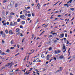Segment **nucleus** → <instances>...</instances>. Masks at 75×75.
Here are the masks:
<instances>
[{
	"instance_id": "nucleus-35",
	"label": "nucleus",
	"mask_w": 75,
	"mask_h": 75,
	"mask_svg": "<svg viewBox=\"0 0 75 75\" xmlns=\"http://www.w3.org/2000/svg\"><path fill=\"white\" fill-rule=\"evenodd\" d=\"M1 55H5V53H4V52H3L1 53Z\"/></svg>"
},
{
	"instance_id": "nucleus-17",
	"label": "nucleus",
	"mask_w": 75,
	"mask_h": 75,
	"mask_svg": "<svg viewBox=\"0 0 75 75\" xmlns=\"http://www.w3.org/2000/svg\"><path fill=\"white\" fill-rule=\"evenodd\" d=\"M13 42H14V40H12L11 42V44H13Z\"/></svg>"
},
{
	"instance_id": "nucleus-33",
	"label": "nucleus",
	"mask_w": 75,
	"mask_h": 75,
	"mask_svg": "<svg viewBox=\"0 0 75 75\" xmlns=\"http://www.w3.org/2000/svg\"><path fill=\"white\" fill-rule=\"evenodd\" d=\"M65 37H68V34H67V33L65 34Z\"/></svg>"
},
{
	"instance_id": "nucleus-22",
	"label": "nucleus",
	"mask_w": 75,
	"mask_h": 75,
	"mask_svg": "<svg viewBox=\"0 0 75 75\" xmlns=\"http://www.w3.org/2000/svg\"><path fill=\"white\" fill-rule=\"evenodd\" d=\"M6 52L9 53L10 52V50L9 49H7L6 51Z\"/></svg>"
},
{
	"instance_id": "nucleus-16",
	"label": "nucleus",
	"mask_w": 75,
	"mask_h": 75,
	"mask_svg": "<svg viewBox=\"0 0 75 75\" xmlns=\"http://www.w3.org/2000/svg\"><path fill=\"white\" fill-rule=\"evenodd\" d=\"M70 10H71V11H73L74 10V8H70Z\"/></svg>"
},
{
	"instance_id": "nucleus-26",
	"label": "nucleus",
	"mask_w": 75,
	"mask_h": 75,
	"mask_svg": "<svg viewBox=\"0 0 75 75\" xmlns=\"http://www.w3.org/2000/svg\"><path fill=\"white\" fill-rule=\"evenodd\" d=\"M0 34L1 35H3L4 34V33H3V31H1L0 32Z\"/></svg>"
},
{
	"instance_id": "nucleus-10",
	"label": "nucleus",
	"mask_w": 75,
	"mask_h": 75,
	"mask_svg": "<svg viewBox=\"0 0 75 75\" xmlns=\"http://www.w3.org/2000/svg\"><path fill=\"white\" fill-rule=\"evenodd\" d=\"M20 31V29L17 28L16 29V33H18V31Z\"/></svg>"
},
{
	"instance_id": "nucleus-23",
	"label": "nucleus",
	"mask_w": 75,
	"mask_h": 75,
	"mask_svg": "<svg viewBox=\"0 0 75 75\" xmlns=\"http://www.w3.org/2000/svg\"><path fill=\"white\" fill-rule=\"evenodd\" d=\"M45 32V31H43L41 34L40 35V36H41V35H43L44 33Z\"/></svg>"
},
{
	"instance_id": "nucleus-61",
	"label": "nucleus",
	"mask_w": 75,
	"mask_h": 75,
	"mask_svg": "<svg viewBox=\"0 0 75 75\" xmlns=\"http://www.w3.org/2000/svg\"><path fill=\"white\" fill-rule=\"evenodd\" d=\"M27 8H28V9H30V7H29L28 6L27 7Z\"/></svg>"
},
{
	"instance_id": "nucleus-12",
	"label": "nucleus",
	"mask_w": 75,
	"mask_h": 75,
	"mask_svg": "<svg viewBox=\"0 0 75 75\" xmlns=\"http://www.w3.org/2000/svg\"><path fill=\"white\" fill-rule=\"evenodd\" d=\"M41 57H42V58H45V56H44V54H41Z\"/></svg>"
},
{
	"instance_id": "nucleus-63",
	"label": "nucleus",
	"mask_w": 75,
	"mask_h": 75,
	"mask_svg": "<svg viewBox=\"0 0 75 75\" xmlns=\"http://www.w3.org/2000/svg\"><path fill=\"white\" fill-rule=\"evenodd\" d=\"M71 58V56H70L68 58V59H69Z\"/></svg>"
},
{
	"instance_id": "nucleus-34",
	"label": "nucleus",
	"mask_w": 75,
	"mask_h": 75,
	"mask_svg": "<svg viewBox=\"0 0 75 75\" xmlns=\"http://www.w3.org/2000/svg\"><path fill=\"white\" fill-rule=\"evenodd\" d=\"M60 71V70H58L56 71V72H55V74H56V73H57V72H59Z\"/></svg>"
},
{
	"instance_id": "nucleus-53",
	"label": "nucleus",
	"mask_w": 75,
	"mask_h": 75,
	"mask_svg": "<svg viewBox=\"0 0 75 75\" xmlns=\"http://www.w3.org/2000/svg\"><path fill=\"white\" fill-rule=\"evenodd\" d=\"M4 13H5L4 11L3 10L2 11V14H4Z\"/></svg>"
},
{
	"instance_id": "nucleus-25",
	"label": "nucleus",
	"mask_w": 75,
	"mask_h": 75,
	"mask_svg": "<svg viewBox=\"0 0 75 75\" xmlns=\"http://www.w3.org/2000/svg\"><path fill=\"white\" fill-rule=\"evenodd\" d=\"M49 51H51V50H52V47H49Z\"/></svg>"
},
{
	"instance_id": "nucleus-18",
	"label": "nucleus",
	"mask_w": 75,
	"mask_h": 75,
	"mask_svg": "<svg viewBox=\"0 0 75 75\" xmlns=\"http://www.w3.org/2000/svg\"><path fill=\"white\" fill-rule=\"evenodd\" d=\"M52 41L51 40H50L48 42H47L48 44H50V43H51Z\"/></svg>"
},
{
	"instance_id": "nucleus-58",
	"label": "nucleus",
	"mask_w": 75,
	"mask_h": 75,
	"mask_svg": "<svg viewBox=\"0 0 75 75\" xmlns=\"http://www.w3.org/2000/svg\"><path fill=\"white\" fill-rule=\"evenodd\" d=\"M8 11H7L6 13V15H7V14H8Z\"/></svg>"
},
{
	"instance_id": "nucleus-56",
	"label": "nucleus",
	"mask_w": 75,
	"mask_h": 75,
	"mask_svg": "<svg viewBox=\"0 0 75 75\" xmlns=\"http://www.w3.org/2000/svg\"><path fill=\"white\" fill-rule=\"evenodd\" d=\"M6 24L7 25H9V22H7L6 23Z\"/></svg>"
},
{
	"instance_id": "nucleus-1",
	"label": "nucleus",
	"mask_w": 75,
	"mask_h": 75,
	"mask_svg": "<svg viewBox=\"0 0 75 75\" xmlns=\"http://www.w3.org/2000/svg\"><path fill=\"white\" fill-rule=\"evenodd\" d=\"M11 2H13L12 1L11 2V4L10 5H9L7 7V8L8 9H10L11 8V7H13V6H11V5H12L11 4Z\"/></svg>"
},
{
	"instance_id": "nucleus-36",
	"label": "nucleus",
	"mask_w": 75,
	"mask_h": 75,
	"mask_svg": "<svg viewBox=\"0 0 75 75\" xmlns=\"http://www.w3.org/2000/svg\"><path fill=\"white\" fill-rule=\"evenodd\" d=\"M52 34H53V35H57V33H52Z\"/></svg>"
},
{
	"instance_id": "nucleus-2",
	"label": "nucleus",
	"mask_w": 75,
	"mask_h": 75,
	"mask_svg": "<svg viewBox=\"0 0 75 75\" xmlns=\"http://www.w3.org/2000/svg\"><path fill=\"white\" fill-rule=\"evenodd\" d=\"M20 17L21 18V19H23V20H24L25 18H26L25 16H24V15H21Z\"/></svg>"
},
{
	"instance_id": "nucleus-46",
	"label": "nucleus",
	"mask_w": 75,
	"mask_h": 75,
	"mask_svg": "<svg viewBox=\"0 0 75 75\" xmlns=\"http://www.w3.org/2000/svg\"><path fill=\"white\" fill-rule=\"evenodd\" d=\"M21 37H23V34H22V33H21Z\"/></svg>"
},
{
	"instance_id": "nucleus-32",
	"label": "nucleus",
	"mask_w": 75,
	"mask_h": 75,
	"mask_svg": "<svg viewBox=\"0 0 75 75\" xmlns=\"http://www.w3.org/2000/svg\"><path fill=\"white\" fill-rule=\"evenodd\" d=\"M59 69H60V71H61V70H62V67H59Z\"/></svg>"
},
{
	"instance_id": "nucleus-47",
	"label": "nucleus",
	"mask_w": 75,
	"mask_h": 75,
	"mask_svg": "<svg viewBox=\"0 0 75 75\" xmlns=\"http://www.w3.org/2000/svg\"><path fill=\"white\" fill-rule=\"evenodd\" d=\"M3 24L4 25L6 26V23H4Z\"/></svg>"
},
{
	"instance_id": "nucleus-51",
	"label": "nucleus",
	"mask_w": 75,
	"mask_h": 75,
	"mask_svg": "<svg viewBox=\"0 0 75 75\" xmlns=\"http://www.w3.org/2000/svg\"><path fill=\"white\" fill-rule=\"evenodd\" d=\"M22 13H23V11H21L20 13V14H22Z\"/></svg>"
},
{
	"instance_id": "nucleus-43",
	"label": "nucleus",
	"mask_w": 75,
	"mask_h": 75,
	"mask_svg": "<svg viewBox=\"0 0 75 75\" xmlns=\"http://www.w3.org/2000/svg\"><path fill=\"white\" fill-rule=\"evenodd\" d=\"M13 64H14V63H13V62H12V64H11L10 65H9L10 67H11L12 66V65H13Z\"/></svg>"
},
{
	"instance_id": "nucleus-37",
	"label": "nucleus",
	"mask_w": 75,
	"mask_h": 75,
	"mask_svg": "<svg viewBox=\"0 0 75 75\" xmlns=\"http://www.w3.org/2000/svg\"><path fill=\"white\" fill-rule=\"evenodd\" d=\"M31 14H28V16L29 17H31Z\"/></svg>"
},
{
	"instance_id": "nucleus-15",
	"label": "nucleus",
	"mask_w": 75,
	"mask_h": 75,
	"mask_svg": "<svg viewBox=\"0 0 75 75\" xmlns=\"http://www.w3.org/2000/svg\"><path fill=\"white\" fill-rule=\"evenodd\" d=\"M22 24L23 25H24V24H25V21H23L21 22Z\"/></svg>"
},
{
	"instance_id": "nucleus-19",
	"label": "nucleus",
	"mask_w": 75,
	"mask_h": 75,
	"mask_svg": "<svg viewBox=\"0 0 75 75\" xmlns=\"http://www.w3.org/2000/svg\"><path fill=\"white\" fill-rule=\"evenodd\" d=\"M7 0H4L3 3H6V2H7Z\"/></svg>"
},
{
	"instance_id": "nucleus-44",
	"label": "nucleus",
	"mask_w": 75,
	"mask_h": 75,
	"mask_svg": "<svg viewBox=\"0 0 75 75\" xmlns=\"http://www.w3.org/2000/svg\"><path fill=\"white\" fill-rule=\"evenodd\" d=\"M20 28H23V26H22V25H20Z\"/></svg>"
},
{
	"instance_id": "nucleus-41",
	"label": "nucleus",
	"mask_w": 75,
	"mask_h": 75,
	"mask_svg": "<svg viewBox=\"0 0 75 75\" xmlns=\"http://www.w3.org/2000/svg\"><path fill=\"white\" fill-rule=\"evenodd\" d=\"M59 2V1H58L55 4H54L53 6H55V5H56V4H57Z\"/></svg>"
},
{
	"instance_id": "nucleus-21",
	"label": "nucleus",
	"mask_w": 75,
	"mask_h": 75,
	"mask_svg": "<svg viewBox=\"0 0 75 75\" xmlns=\"http://www.w3.org/2000/svg\"><path fill=\"white\" fill-rule=\"evenodd\" d=\"M20 18H18L17 19V22H18V23H19L20 21Z\"/></svg>"
},
{
	"instance_id": "nucleus-5",
	"label": "nucleus",
	"mask_w": 75,
	"mask_h": 75,
	"mask_svg": "<svg viewBox=\"0 0 75 75\" xmlns=\"http://www.w3.org/2000/svg\"><path fill=\"white\" fill-rule=\"evenodd\" d=\"M64 37V34H61L60 35V36H59V37L60 38H63Z\"/></svg>"
},
{
	"instance_id": "nucleus-52",
	"label": "nucleus",
	"mask_w": 75,
	"mask_h": 75,
	"mask_svg": "<svg viewBox=\"0 0 75 75\" xmlns=\"http://www.w3.org/2000/svg\"><path fill=\"white\" fill-rule=\"evenodd\" d=\"M25 15L26 16V17H27V13H25Z\"/></svg>"
},
{
	"instance_id": "nucleus-6",
	"label": "nucleus",
	"mask_w": 75,
	"mask_h": 75,
	"mask_svg": "<svg viewBox=\"0 0 75 75\" xmlns=\"http://www.w3.org/2000/svg\"><path fill=\"white\" fill-rule=\"evenodd\" d=\"M60 52L61 51L59 50H55L54 51V52L55 54H59V53H60Z\"/></svg>"
},
{
	"instance_id": "nucleus-11",
	"label": "nucleus",
	"mask_w": 75,
	"mask_h": 75,
	"mask_svg": "<svg viewBox=\"0 0 75 75\" xmlns=\"http://www.w3.org/2000/svg\"><path fill=\"white\" fill-rule=\"evenodd\" d=\"M16 24H17V22H14V23H13L12 26H15V25H16Z\"/></svg>"
},
{
	"instance_id": "nucleus-64",
	"label": "nucleus",
	"mask_w": 75,
	"mask_h": 75,
	"mask_svg": "<svg viewBox=\"0 0 75 75\" xmlns=\"http://www.w3.org/2000/svg\"><path fill=\"white\" fill-rule=\"evenodd\" d=\"M70 75H74V74H72L71 73H70Z\"/></svg>"
},
{
	"instance_id": "nucleus-40",
	"label": "nucleus",
	"mask_w": 75,
	"mask_h": 75,
	"mask_svg": "<svg viewBox=\"0 0 75 75\" xmlns=\"http://www.w3.org/2000/svg\"><path fill=\"white\" fill-rule=\"evenodd\" d=\"M9 18H12V16H9Z\"/></svg>"
},
{
	"instance_id": "nucleus-45",
	"label": "nucleus",
	"mask_w": 75,
	"mask_h": 75,
	"mask_svg": "<svg viewBox=\"0 0 75 75\" xmlns=\"http://www.w3.org/2000/svg\"><path fill=\"white\" fill-rule=\"evenodd\" d=\"M57 42V40H55L54 41V43H55V42Z\"/></svg>"
},
{
	"instance_id": "nucleus-20",
	"label": "nucleus",
	"mask_w": 75,
	"mask_h": 75,
	"mask_svg": "<svg viewBox=\"0 0 75 75\" xmlns=\"http://www.w3.org/2000/svg\"><path fill=\"white\" fill-rule=\"evenodd\" d=\"M2 35V37L4 38V37H6V35L5 34H4Z\"/></svg>"
},
{
	"instance_id": "nucleus-30",
	"label": "nucleus",
	"mask_w": 75,
	"mask_h": 75,
	"mask_svg": "<svg viewBox=\"0 0 75 75\" xmlns=\"http://www.w3.org/2000/svg\"><path fill=\"white\" fill-rule=\"evenodd\" d=\"M32 16L33 17H34V16H35V14H34V13H32Z\"/></svg>"
},
{
	"instance_id": "nucleus-31",
	"label": "nucleus",
	"mask_w": 75,
	"mask_h": 75,
	"mask_svg": "<svg viewBox=\"0 0 75 75\" xmlns=\"http://www.w3.org/2000/svg\"><path fill=\"white\" fill-rule=\"evenodd\" d=\"M11 50H13V49H14V47H11L10 48Z\"/></svg>"
},
{
	"instance_id": "nucleus-49",
	"label": "nucleus",
	"mask_w": 75,
	"mask_h": 75,
	"mask_svg": "<svg viewBox=\"0 0 75 75\" xmlns=\"http://www.w3.org/2000/svg\"><path fill=\"white\" fill-rule=\"evenodd\" d=\"M24 75H27V71H26V72L24 73Z\"/></svg>"
},
{
	"instance_id": "nucleus-48",
	"label": "nucleus",
	"mask_w": 75,
	"mask_h": 75,
	"mask_svg": "<svg viewBox=\"0 0 75 75\" xmlns=\"http://www.w3.org/2000/svg\"><path fill=\"white\" fill-rule=\"evenodd\" d=\"M53 59H54L55 61H56V60H57V59H56V57H55L53 58Z\"/></svg>"
},
{
	"instance_id": "nucleus-27",
	"label": "nucleus",
	"mask_w": 75,
	"mask_h": 75,
	"mask_svg": "<svg viewBox=\"0 0 75 75\" xmlns=\"http://www.w3.org/2000/svg\"><path fill=\"white\" fill-rule=\"evenodd\" d=\"M72 3L71 1V0H70L69 1H68V2H67V4H68V3Z\"/></svg>"
},
{
	"instance_id": "nucleus-7",
	"label": "nucleus",
	"mask_w": 75,
	"mask_h": 75,
	"mask_svg": "<svg viewBox=\"0 0 75 75\" xmlns=\"http://www.w3.org/2000/svg\"><path fill=\"white\" fill-rule=\"evenodd\" d=\"M12 31H13L12 30H9V31L8 32L9 34H11V35H13V34H14V33L13 32H12Z\"/></svg>"
},
{
	"instance_id": "nucleus-4",
	"label": "nucleus",
	"mask_w": 75,
	"mask_h": 75,
	"mask_svg": "<svg viewBox=\"0 0 75 75\" xmlns=\"http://www.w3.org/2000/svg\"><path fill=\"white\" fill-rule=\"evenodd\" d=\"M51 57H52V56L51 55H49V54H48L47 56V58H46L47 59V60H49L50 59H49V57L51 58Z\"/></svg>"
},
{
	"instance_id": "nucleus-62",
	"label": "nucleus",
	"mask_w": 75,
	"mask_h": 75,
	"mask_svg": "<svg viewBox=\"0 0 75 75\" xmlns=\"http://www.w3.org/2000/svg\"><path fill=\"white\" fill-rule=\"evenodd\" d=\"M49 37H50L51 38V37H52V35H49Z\"/></svg>"
},
{
	"instance_id": "nucleus-50",
	"label": "nucleus",
	"mask_w": 75,
	"mask_h": 75,
	"mask_svg": "<svg viewBox=\"0 0 75 75\" xmlns=\"http://www.w3.org/2000/svg\"><path fill=\"white\" fill-rule=\"evenodd\" d=\"M47 53H48V51H46L45 53L46 55H47Z\"/></svg>"
},
{
	"instance_id": "nucleus-28",
	"label": "nucleus",
	"mask_w": 75,
	"mask_h": 75,
	"mask_svg": "<svg viewBox=\"0 0 75 75\" xmlns=\"http://www.w3.org/2000/svg\"><path fill=\"white\" fill-rule=\"evenodd\" d=\"M5 33H6V34L8 33V30H7V29L5 30Z\"/></svg>"
},
{
	"instance_id": "nucleus-55",
	"label": "nucleus",
	"mask_w": 75,
	"mask_h": 75,
	"mask_svg": "<svg viewBox=\"0 0 75 75\" xmlns=\"http://www.w3.org/2000/svg\"><path fill=\"white\" fill-rule=\"evenodd\" d=\"M69 43V42L67 40V42L66 43L67 44H68Z\"/></svg>"
},
{
	"instance_id": "nucleus-3",
	"label": "nucleus",
	"mask_w": 75,
	"mask_h": 75,
	"mask_svg": "<svg viewBox=\"0 0 75 75\" xmlns=\"http://www.w3.org/2000/svg\"><path fill=\"white\" fill-rule=\"evenodd\" d=\"M65 45L63 44V50H64V51H63V52H65V51H67V50L65 48Z\"/></svg>"
},
{
	"instance_id": "nucleus-60",
	"label": "nucleus",
	"mask_w": 75,
	"mask_h": 75,
	"mask_svg": "<svg viewBox=\"0 0 75 75\" xmlns=\"http://www.w3.org/2000/svg\"><path fill=\"white\" fill-rule=\"evenodd\" d=\"M70 51V48H69L68 50V52L69 53L70 52H69V51Z\"/></svg>"
},
{
	"instance_id": "nucleus-38",
	"label": "nucleus",
	"mask_w": 75,
	"mask_h": 75,
	"mask_svg": "<svg viewBox=\"0 0 75 75\" xmlns=\"http://www.w3.org/2000/svg\"><path fill=\"white\" fill-rule=\"evenodd\" d=\"M72 58H73V59H74L75 58V55L74 56H73Z\"/></svg>"
},
{
	"instance_id": "nucleus-39",
	"label": "nucleus",
	"mask_w": 75,
	"mask_h": 75,
	"mask_svg": "<svg viewBox=\"0 0 75 75\" xmlns=\"http://www.w3.org/2000/svg\"><path fill=\"white\" fill-rule=\"evenodd\" d=\"M23 11L24 13H27V11H26V10H24Z\"/></svg>"
},
{
	"instance_id": "nucleus-9",
	"label": "nucleus",
	"mask_w": 75,
	"mask_h": 75,
	"mask_svg": "<svg viewBox=\"0 0 75 75\" xmlns=\"http://www.w3.org/2000/svg\"><path fill=\"white\" fill-rule=\"evenodd\" d=\"M59 58H60V59H62L63 58H64V56L61 55L59 56Z\"/></svg>"
},
{
	"instance_id": "nucleus-29",
	"label": "nucleus",
	"mask_w": 75,
	"mask_h": 75,
	"mask_svg": "<svg viewBox=\"0 0 75 75\" xmlns=\"http://www.w3.org/2000/svg\"><path fill=\"white\" fill-rule=\"evenodd\" d=\"M17 6H18V4H16L15 5V7H17Z\"/></svg>"
},
{
	"instance_id": "nucleus-24",
	"label": "nucleus",
	"mask_w": 75,
	"mask_h": 75,
	"mask_svg": "<svg viewBox=\"0 0 75 75\" xmlns=\"http://www.w3.org/2000/svg\"><path fill=\"white\" fill-rule=\"evenodd\" d=\"M10 25H11V26H13V22H11L10 23Z\"/></svg>"
},
{
	"instance_id": "nucleus-13",
	"label": "nucleus",
	"mask_w": 75,
	"mask_h": 75,
	"mask_svg": "<svg viewBox=\"0 0 75 75\" xmlns=\"http://www.w3.org/2000/svg\"><path fill=\"white\" fill-rule=\"evenodd\" d=\"M38 61H39V58H37L35 60V62H38Z\"/></svg>"
},
{
	"instance_id": "nucleus-42",
	"label": "nucleus",
	"mask_w": 75,
	"mask_h": 75,
	"mask_svg": "<svg viewBox=\"0 0 75 75\" xmlns=\"http://www.w3.org/2000/svg\"><path fill=\"white\" fill-rule=\"evenodd\" d=\"M33 68H34V69H35L37 68V67L36 66H35Z\"/></svg>"
},
{
	"instance_id": "nucleus-8",
	"label": "nucleus",
	"mask_w": 75,
	"mask_h": 75,
	"mask_svg": "<svg viewBox=\"0 0 75 75\" xmlns=\"http://www.w3.org/2000/svg\"><path fill=\"white\" fill-rule=\"evenodd\" d=\"M12 63H13V62H12L11 63H8L6 65H5L6 67H8L9 65H11V64H12Z\"/></svg>"
},
{
	"instance_id": "nucleus-14",
	"label": "nucleus",
	"mask_w": 75,
	"mask_h": 75,
	"mask_svg": "<svg viewBox=\"0 0 75 75\" xmlns=\"http://www.w3.org/2000/svg\"><path fill=\"white\" fill-rule=\"evenodd\" d=\"M15 14V13H13V12H11L10 13V15H11L14 16Z\"/></svg>"
},
{
	"instance_id": "nucleus-54",
	"label": "nucleus",
	"mask_w": 75,
	"mask_h": 75,
	"mask_svg": "<svg viewBox=\"0 0 75 75\" xmlns=\"http://www.w3.org/2000/svg\"><path fill=\"white\" fill-rule=\"evenodd\" d=\"M20 32H18L17 33H16V35H19L20 34Z\"/></svg>"
},
{
	"instance_id": "nucleus-57",
	"label": "nucleus",
	"mask_w": 75,
	"mask_h": 75,
	"mask_svg": "<svg viewBox=\"0 0 75 75\" xmlns=\"http://www.w3.org/2000/svg\"><path fill=\"white\" fill-rule=\"evenodd\" d=\"M2 43L3 44H4V41L3 40H2Z\"/></svg>"
},
{
	"instance_id": "nucleus-59",
	"label": "nucleus",
	"mask_w": 75,
	"mask_h": 75,
	"mask_svg": "<svg viewBox=\"0 0 75 75\" xmlns=\"http://www.w3.org/2000/svg\"><path fill=\"white\" fill-rule=\"evenodd\" d=\"M67 5H68V4H64V6H67Z\"/></svg>"
}]
</instances>
